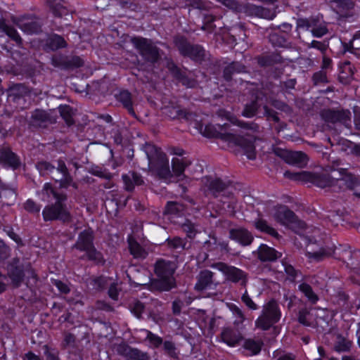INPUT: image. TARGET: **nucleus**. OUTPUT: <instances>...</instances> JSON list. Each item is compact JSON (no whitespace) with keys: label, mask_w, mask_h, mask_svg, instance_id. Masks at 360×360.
Instances as JSON below:
<instances>
[{"label":"nucleus","mask_w":360,"mask_h":360,"mask_svg":"<svg viewBox=\"0 0 360 360\" xmlns=\"http://www.w3.org/2000/svg\"><path fill=\"white\" fill-rule=\"evenodd\" d=\"M43 201L49 202L42 210L44 221L61 220L69 221L70 213L67 207V195L56 191L50 183H46L40 192Z\"/></svg>","instance_id":"1"},{"label":"nucleus","mask_w":360,"mask_h":360,"mask_svg":"<svg viewBox=\"0 0 360 360\" xmlns=\"http://www.w3.org/2000/svg\"><path fill=\"white\" fill-rule=\"evenodd\" d=\"M142 150L148 159L147 167L160 179L170 182L173 175L169 169V160L165 153L155 145L146 143Z\"/></svg>","instance_id":"2"},{"label":"nucleus","mask_w":360,"mask_h":360,"mask_svg":"<svg viewBox=\"0 0 360 360\" xmlns=\"http://www.w3.org/2000/svg\"><path fill=\"white\" fill-rule=\"evenodd\" d=\"M200 131L204 136L219 138L229 144L240 146L244 150L248 158L250 160H254L256 158L255 148L252 141L247 140L239 135L231 132L219 131L216 127L210 124H201L200 126Z\"/></svg>","instance_id":"3"},{"label":"nucleus","mask_w":360,"mask_h":360,"mask_svg":"<svg viewBox=\"0 0 360 360\" xmlns=\"http://www.w3.org/2000/svg\"><path fill=\"white\" fill-rule=\"evenodd\" d=\"M328 171L331 174H316L308 172H292L286 171L284 176L292 180H300L305 182H311L318 187L324 188L334 186L336 184L335 179L333 178L337 174V164L328 167Z\"/></svg>","instance_id":"4"},{"label":"nucleus","mask_w":360,"mask_h":360,"mask_svg":"<svg viewBox=\"0 0 360 360\" xmlns=\"http://www.w3.org/2000/svg\"><path fill=\"white\" fill-rule=\"evenodd\" d=\"M176 266V264L165 259H159L155 266V272L159 279L155 285L160 290L168 291L174 287V278L173 274Z\"/></svg>","instance_id":"5"},{"label":"nucleus","mask_w":360,"mask_h":360,"mask_svg":"<svg viewBox=\"0 0 360 360\" xmlns=\"http://www.w3.org/2000/svg\"><path fill=\"white\" fill-rule=\"evenodd\" d=\"M281 318L278 305L275 300H271L264 306L262 314L255 321V326L263 330H266Z\"/></svg>","instance_id":"6"},{"label":"nucleus","mask_w":360,"mask_h":360,"mask_svg":"<svg viewBox=\"0 0 360 360\" xmlns=\"http://www.w3.org/2000/svg\"><path fill=\"white\" fill-rule=\"evenodd\" d=\"M275 219L283 225L292 229L295 233L302 234L306 229V224L297 219L295 213L287 207H279L275 214Z\"/></svg>","instance_id":"7"},{"label":"nucleus","mask_w":360,"mask_h":360,"mask_svg":"<svg viewBox=\"0 0 360 360\" xmlns=\"http://www.w3.org/2000/svg\"><path fill=\"white\" fill-rule=\"evenodd\" d=\"M131 42L146 61L154 63L160 58L159 49L151 40L138 37L131 38Z\"/></svg>","instance_id":"8"},{"label":"nucleus","mask_w":360,"mask_h":360,"mask_svg":"<svg viewBox=\"0 0 360 360\" xmlns=\"http://www.w3.org/2000/svg\"><path fill=\"white\" fill-rule=\"evenodd\" d=\"M174 43L180 53L196 61H201L205 57V50L199 45H193L182 37H176Z\"/></svg>","instance_id":"9"},{"label":"nucleus","mask_w":360,"mask_h":360,"mask_svg":"<svg viewBox=\"0 0 360 360\" xmlns=\"http://www.w3.org/2000/svg\"><path fill=\"white\" fill-rule=\"evenodd\" d=\"M214 266L224 274L226 280L233 283H240L243 286L246 285L248 275L243 270L222 262L215 264Z\"/></svg>","instance_id":"10"},{"label":"nucleus","mask_w":360,"mask_h":360,"mask_svg":"<svg viewBox=\"0 0 360 360\" xmlns=\"http://www.w3.org/2000/svg\"><path fill=\"white\" fill-rule=\"evenodd\" d=\"M321 117L326 122L331 123L339 122L345 125L347 128L351 127V112L348 110H323L321 112Z\"/></svg>","instance_id":"11"},{"label":"nucleus","mask_w":360,"mask_h":360,"mask_svg":"<svg viewBox=\"0 0 360 360\" xmlns=\"http://www.w3.org/2000/svg\"><path fill=\"white\" fill-rule=\"evenodd\" d=\"M52 179L60 182V188H67L70 186L75 188H77V184L73 182L72 177L70 174L65 162L62 160L57 161L56 173L52 174Z\"/></svg>","instance_id":"12"},{"label":"nucleus","mask_w":360,"mask_h":360,"mask_svg":"<svg viewBox=\"0 0 360 360\" xmlns=\"http://www.w3.org/2000/svg\"><path fill=\"white\" fill-rule=\"evenodd\" d=\"M202 181L204 186L207 188L205 191L209 192L214 197H218L221 193L227 190L231 184L229 181H223L221 179H213L209 176L202 178Z\"/></svg>","instance_id":"13"},{"label":"nucleus","mask_w":360,"mask_h":360,"mask_svg":"<svg viewBox=\"0 0 360 360\" xmlns=\"http://www.w3.org/2000/svg\"><path fill=\"white\" fill-rule=\"evenodd\" d=\"M117 351L119 354L127 360H148L149 355L137 348L131 347L126 344H120L117 346Z\"/></svg>","instance_id":"14"},{"label":"nucleus","mask_w":360,"mask_h":360,"mask_svg":"<svg viewBox=\"0 0 360 360\" xmlns=\"http://www.w3.org/2000/svg\"><path fill=\"white\" fill-rule=\"evenodd\" d=\"M167 68L172 75L183 85L188 87L193 88L197 86V81L191 78L185 72L181 70L172 60H168L167 63Z\"/></svg>","instance_id":"15"},{"label":"nucleus","mask_w":360,"mask_h":360,"mask_svg":"<svg viewBox=\"0 0 360 360\" xmlns=\"http://www.w3.org/2000/svg\"><path fill=\"white\" fill-rule=\"evenodd\" d=\"M55 122L56 120L49 112L39 109L33 111L30 119V124L34 127H46Z\"/></svg>","instance_id":"16"},{"label":"nucleus","mask_w":360,"mask_h":360,"mask_svg":"<svg viewBox=\"0 0 360 360\" xmlns=\"http://www.w3.org/2000/svg\"><path fill=\"white\" fill-rule=\"evenodd\" d=\"M337 166H338V164ZM333 178L335 179L336 184L339 186H345L349 189H353L355 184L359 182L356 181L355 176L348 173L347 169L338 167H337V174H335Z\"/></svg>","instance_id":"17"},{"label":"nucleus","mask_w":360,"mask_h":360,"mask_svg":"<svg viewBox=\"0 0 360 360\" xmlns=\"http://www.w3.org/2000/svg\"><path fill=\"white\" fill-rule=\"evenodd\" d=\"M93 241V231L89 229L84 230L79 234L78 238L72 246V248L85 252L94 246Z\"/></svg>","instance_id":"18"},{"label":"nucleus","mask_w":360,"mask_h":360,"mask_svg":"<svg viewBox=\"0 0 360 360\" xmlns=\"http://www.w3.org/2000/svg\"><path fill=\"white\" fill-rule=\"evenodd\" d=\"M331 6L342 18H350L354 15L351 11L354 7L352 0H332Z\"/></svg>","instance_id":"19"},{"label":"nucleus","mask_w":360,"mask_h":360,"mask_svg":"<svg viewBox=\"0 0 360 360\" xmlns=\"http://www.w3.org/2000/svg\"><path fill=\"white\" fill-rule=\"evenodd\" d=\"M14 22L22 32L27 34L37 33L41 30L40 23L35 19L25 18L14 20Z\"/></svg>","instance_id":"20"},{"label":"nucleus","mask_w":360,"mask_h":360,"mask_svg":"<svg viewBox=\"0 0 360 360\" xmlns=\"http://www.w3.org/2000/svg\"><path fill=\"white\" fill-rule=\"evenodd\" d=\"M0 163L15 169L20 166V161L19 158L10 148H4L0 150Z\"/></svg>","instance_id":"21"},{"label":"nucleus","mask_w":360,"mask_h":360,"mask_svg":"<svg viewBox=\"0 0 360 360\" xmlns=\"http://www.w3.org/2000/svg\"><path fill=\"white\" fill-rule=\"evenodd\" d=\"M8 274L15 286H18L21 283L23 280L24 273L19 259H14L8 265Z\"/></svg>","instance_id":"22"},{"label":"nucleus","mask_w":360,"mask_h":360,"mask_svg":"<svg viewBox=\"0 0 360 360\" xmlns=\"http://www.w3.org/2000/svg\"><path fill=\"white\" fill-rule=\"evenodd\" d=\"M281 256V252L264 244L261 245L257 250V257L262 262H274Z\"/></svg>","instance_id":"23"},{"label":"nucleus","mask_w":360,"mask_h":360,"mask_svg":"<svg viewBox=\"0 0 360 360\" xmlns=\"http://www.w3.org/2000/svg\"><path fill=\"white\" fill-rule=\"evenodd\" d=\"M285 161L289 165L303 167L307 164L308 158L301 151H288L285 155Z\"/></svg>","instance_id":"24"},{"label":"nucleus","mask_w":360,"mask_h":360,"mask_svg":"<svg viewBox=\"0 0 360 360\" xmlns=\"http://www.w3.org/2000/svg\"><path fill=\"white\" fill-rule=\"evenodd\" d=\"M229 234L232 240L238 242L243 245H250L253 240L252 234L247 229L243 228L231 229Z\"/></svg>","instance_id":"25"},{"label":"nucleus","mask_w":360,"mask_h":360,"mask_svg":"<svg viewBox=\"0 0 360 360\" xmlns=\"http://www.w3.org/2000/svg\"><path fill=\"white\" fill-rule=\"evenodd\" d=\"M213 273L209 270L202 271L198 278V282L195 284V289L198 290H202L208 288H212L215 285L213 281Z\"/></svg>","instance_id":"26"},{"label":"nucleus","mask_w":360,"mask_h":360,"mask_svg":"<svg viewBox=\"0 0 360 360\" xmlns=\"http://www.w3.org/2000/svg\"><path fill=\"white\" fill-rule=\"evenodd\" d=\"M122 179L124 184L125 189L131 191L135 186H140L143 184L142 176L134 172H129L122 175Z\"/></svg>","instance_id":"27"},{"label":"nucleus","mask_w":360,"mask_h":360,"mask_svg":"<svg viewBox=\"0 0 360 360\" xmlns=\"http://www.w3.org/2000/svg\"><path fill=\"white\" fill-rule=\"evenodd\" d=\"M221 339L223 342L229 346L234 347L239 344L243 337L238 332H236L231 328H226L221 332Z\"/></svg>","instance_id":"28"},{"label":"nucleus","mask_w":360,"mask_h":360,"mask_svg":"<svg viewBox=\"0 0 360 360\" xmlns=\"http://www.w3.org/2000/svg\"><path fill=\"white\" fill-rule=\"evenodd\" d=\"M164 113L171 119L184 118L188 120L193 117L192 113L176 106L165 107L164 108Z\"/></svg>","instance_id":"29"},{"label":"nucleus","mask_w":360,"mask_h":360,"mask_svg":"<svg viewBox=\"0 0 360 360\" xmlns=\"http://www.w3.org/2000/svg\"><path fill=\"white\" fill-rule=\"evenodd\" d=\"M191 160L187 158H174L172 160V171L176 176H185L184 172L185 169L191 165Z\"/></svg>","instance_id":"30"},{"label":"nucleus","mask_w":360,"mask_h":360,"mask_svg":"<svg viewBox=\"0 0 360 360\" xmlns=\"http://www.w3.org/2000/svg\"><path fill=\"white\" fill-rule=\"evenodd\" d=\"M66 45V41L62 37L58 34H51L46 39L44 49L46 51H56L65 47Z\"/></svg>","instance_id":"31"},{"label":"nucleus","mask_w":360,"mask_h":360,"mask_svg":"<svg viewBox=\"0 0 360 360\" xmlns=\"http://www.w3.org/2000/svg\"><path fill=\"white\" fill-rule=\"evenodd\" d=\"M250 10L252 14L259 18L272 20L276 17L275 11L262 6L252 5L250 6Z\"/></svg>","instance_id":"32"},{"label":"nucleus","mask_w":360,"mask_h":360,"mask_svg":"<svg viewBox=\"0 0 360 360\" xmlns=\"http://www.w3.org/2000/svg\"><path fill=\"white\" fill-rule=\"evenodd\" d=\"M226 117L228 120H229L233 124L238 126L243 129L252 131L253 132L258 131L259 126L256 123L254 122H245L241 120H239L238 118L231 115L230 113L226 114Z\"/></svg>","instance_id":"33"},{"label":"nucleus","mask_w":360,"mask_h":360,"mask_svg":"<svg viewBox=\"0 0 360 360\" xmlns=\"http://www.w3.org/2000/svg\"><path fill=\"white\" fill-rule=\"evenodd\" d=\"M245 66L238 63L233 62L228 65L224 70V77L226 81L231 79L232 75L245 71Z\"/></svg>","instance_id":"34"},{"label":"nucleus","mask_w":360,"mask_h":360,"mask_svg":"<svg viewBox=\"0 0 360 360\" xmlns=\"http://www.w3.org/2000/svg\"><path fill=\"white\" fill-rule=\"evenodd\" d=\"M129 249L130 253L134 258H145L147 255V252L133 238H129Z\"/></svg>","instance_id":"35"},{"label":"nucleus","mask_w":360,"mask_h":360,"mask_svg":"<svg viewBox=\"0 0 360 360\" xmlns=\"http://www.w3.org/2000/svg\"><path fill=\"white\" fill-rule=\"evenodd\" d=\"M117 100L122 103L123 106L128 110L132 116H135V112L133 108L131 95L127 91H123L120 93Z\"/></svg>","instance_id":"36"},{"label":"nucleus","mask_w":360,"mask_h":360,"mask_svg":"<svg viewBox=\"0 0 360 360\" xmlns=\"http://www.w3.org/2000/svg\"><path fill=\"white\" fill-rule=\"evenodd\" d=\"M85 256L89 260L96 264L103 265L105 263L103 254L98 251L94 246L85 252Z\"/></svg>","instance_id":"37"},{"label":"nucleus","mask_w":360,"mask_h":360,"mask_svg":"<svg viewBox=\"0 0 360 360\" xmlns=\"http://www.w3.org/2000/svg\"><path fill=\"white\" fill-rule=\"evenodd\" d=\"M229 309L234 318L233 324L238 328H241L243 323L245 320L243 312L238 306L233 304L229 305Z\"/></svg>","instance_id":"38"},{"label":"nucleus","mask_w":360,"mask_h":360,"mask_svg":"<svg viewBox=\"0 0 360 360\" xmlns=\"http://www.w3.org/2000/svg\"><path fill=\"white\" fill-rule=\"evenodd\" d=\"M263 345L262 340H255L254 339H247L245 340L243 347L251 352L252 355L258 354Z\"/></svg>","instance_id":"39"},{"label":"nucleus","mask_w":360,"mask_h":360,"mask_svg":"<svg viewBox=\"0 0 360 360\" xmlns=\"http://www.w3.org/2000/svg\"><path fill=\"white\" fill-rule=\"evenodd\" d=\"M298 289L304 295L311 304H316L319 300L318 295L314 292L312 288L306 283L299 285Z\"/></svg>","instance_id":"40"},{"label":"nucleus","mask_w":360,"mask_h":360,"mask_svg":"<svg viewBox=\"0 0 360 360\" xmlns=\"http://www.w3.org/2000/svg\"><path fill=\"white\" fill-rule=\"evenodd\" d=\"M255 228L262 232L266 233L276 238H278L279 235L278 232L264 219H258L255 222Z\"/></svg>","instance_id":"41"},{"label":"nucleus","mask_w":360,"mask_h":360,"mask_svg":"<svg viewBox=\"0 0 360 360\" xmlns=\"http://www.w3.org/2000/svg\"><path fill=\"white\" fill-rule=\"evenodd\" d=\"M298 321L306 326H311L315 322V318L310 311L306 308L299 311Z\"/></svg>","instance_id":"42"},{"label":"nucleus","mask_w":360,"mask_h":360,"mask_svg":"<svg viewBox=\"0 0 360 360\" xmlns=\"http://www.w3.org/2000/svg\"><path fill=\"white\" fill-rule=\"evenodd\" d=\"M329 254L323 249L319 248V250H314L311 245H309L307 248V255L308 258L314 261H320L324 257L328 256Z\"/></svg>","instance_id":"43"},{"label":"nucleus","mask_w":360,"mask_h":360,"mask_svg":"<svg viewBox=\"0 0 360 360\" xmlns=\"http://www.w3.org/2000/svg\"><path fill=\"white\" fill-rule=\"evenodd\" d=\"M0 30L5 32L9 37L18 44H21L22 39L18 32L13 27L8 25L4 21L0 20Z\"/></svg>","instance_id":"44"},{"label":"nucleus","mask_w":360,"mask_h":360,"mask_svg":"<svg viewBox=\"0 0 360 360\" xmlns=\"http://www.w3.org/2000/svg\"><path fill=\"white\" fill-rule=\"evenodd\" d=\"M27 94V88L22 84H17L10 89L9 97L14 101L20 99Z\"/></svg>","instance_id":"45"},{"label":"nucleus","mask_w":360,"mask_h":360,"mask_svg":"<svg viewBox=\"0 0 360 360\" xmlns=\"http://www.w3.org/2000/svg\"><path fill=\"white\" fill-rule=\"evenodd\" d=\"M51 64L60 68H68L70 67V60L66 56L56 54L51 58Z\"/></svg>","instance_id":"46"},{"label":"nucleus","mask_w":360,"mask_h":360,"mask_svg":"<svg viewBox=\"0 0 360 360\" xmlns=\"http://www.w3.org/2000/svg\"><path fill=\"white\" fill-rule=\"evenodd\" d=\"M352 342L341 336L338 337L335 345V349L339 352H345L350 350Z\"/></svg>","instance_id":"47"},{"label":"nucleus","mask_w":360,"mask_h":360,"mask_svg":"<svg viewBox=\"0 0 360 360\" xmlns=\"http://www.w3.org/2000/svg\"><path fill=\"white\" fill-rule=\"evenodd\" d=\"M183 210V205L176 202H168L165 207L164 213L171 215H179L182 212Z\"/></svg>","instance_id":"48"},{"label":"nucleus","mask_w":360,"mask_h":360,"mask_svg":"<svg viewBox=\"0 0 360 360\" xmlns=\"http://www.w3.org/2000/svg\"><path fill=\"white\" fill-rule=\"evenodd\" d=\"M315 26L312 27L311 33L315 37H321L328 32V29L324 22L320 21L318 18H316Z\"/></svg>","instance_id":"49"},{"label":"nucleus","mask_w":360,"mask_h":360,"mask_svg":"<svg viewBox=\"0 0 360 360\" xmlns=\"http://www.w3.org/2000/svg\"><path fill=\"white\" fill-rule=\"evenodd\" d=\"M269 40L271 44L275 47H286L288 42L284 37L280 35L278 33H271L269 36Z\"/></svg>","instance_id":"50"},{"label":"nucleus","mask_w":360,"mask_h":360,"mask_svg":"<svg viewBox=\"0 0 360 360\" xmlns=\"http://www.w3.org/2000/svg\"><path fill=\"white\" fill-rule=\"evenodd\" d=\"M58 110H59L60 115L63 117V118L65 120V122L68 125H71L73 124V120H72L73 111L70 106L67 105H60L58 107Z\"/></svg>","instance_id":"51"},{"label":"nucleus","mask_w":360,"mask_h":360,"mask_svg":"<svg viewBox=\"0 0 360 360\" xmlns=\"http://www.w3.org/2000/svg\"><path fill=\"white\" fill-rule=\"evenodd\" d=\"M167 241L169 248L179 252L184 250L186 244V241L179 237L169 238Z\"/></svg>","instance_id":"52"},{"label":"nucleus","mask_w":360,"mask_h":360,"mask_svg":"<svg viewBox=\"0 0 360 360\" xmlns=\"http://www.w3.org/2000/svg\"><path fill=\"white\" fill-rule=\"evenodd\" d=\"M36 166L42 175L49 174L52 178V174L56 173V167L48 162H39Z\"/></svg>","instance_id":"53"},{"label":"nucleus","mask_w":360,"mask_h":360,"mask_svg":"<svg viewBox=\"0 0 360 360\" xmlns=\"http://www.w3.org/2000/svg\"><path fill=\"white\" fill-rule=\"evenodd\" d=\"M89 284L96 290H101L108 285V280L105 277H94L89 280Z\"/></svg>","instance_id":"54"},{"label":"nucleus","mask_w":360,"mask_h":360,"mask_svg":"<svg viewBox=\"0 0 360 360\" xmlns=\"http://www.w3.org/2000/svg\"><path fill=\"white\" fill-rule=\"evenodd\" d=\"M259 105L256 101H252L250 103L246 104L242 112V115L245 117H252L256 115Z\"/></svg>","instance_id":"55"},{"label":"nucleus","mask_w":360,"mask_h":360,"mask_svg":"<svg viewBox=\"0 0 360 360\" xmlns=\"http://www.w3.org/2000/svg\"><path fill=\"white\" fill-rule=\"evenodd\" d=\"M316 22V18H300L297 20V27L303 30H310L311 31L312 27H314Z\"/></svg>","instance_id":"56"},{"label":"nucleus","mask_w":360,"mask_h":360,"mask_svg":"<svg viewBox=\"0 0 360 360\" xmlns=\"http://www.w3.org/2000/svg\"><path fill=\"white\" fill-rule=\"evenodd\" d=\"M282 264L287 275V278L290 281L294 282L300 274L299 271L296 270L291 264L287 263L285 261H282Z\"/></svg>","instance_id":"57"},{"label":"nucleus","mask_w":360,"mask_h":360,"mask_svg":"<svg viewBox=\"0 0 360 360\" xmlns=\"http://www.w3.org/2000/svg\"><path fill=\"white\" fill-rule=\"evenodd\" d=\"M181 228L183 231L187 234V236L190 238H194L198 232L196 226L188 220H186L181 225Z\"/></svg>","instance_id":"58"},{"label":"nucleus","mask_w":360,"mask_h":360,"mask_svg":"<svg viewBox=\"0 0 360 360\" xmlns=\"http://www.w3.org/2000/svg\"><path fill=\"white\" fill-rule=\"evenodd\" d=\"M0 198L1 199H5L4 203L7 205H11L15 201L16 194L13 190L3 189L0 191Z\"/></svg>","instance_id":"59"},{"label":"nucleus","mask_w":360,"mask_h":360,"mask_svg":"<svg viewBox=\"0 0 360 360\" xmlns=\"http://www.w3.org/2000/svg\"><path fill=\"white\" fill-rule=\"evenodd\" d=\"M44 353L46 356V360H59L58 352L53 348H50L47 345L43 347Z\"/></svg>","instance_id":"60"},{"label":"nucleus","mask_w":360,"mask_h":360,"mask_svg":"<svg viewBox=\"0 0 360 360\" xmlns=\"http://www.w3.org/2000/svg\"><path fill=\"white\" fill-rule=\"evenodd\" d=\"M241 300L250 309L257 310L258 309L257 305L253 302L252 298L248 295L247 290H245L243 294Z\"/></svg>","instance_id":"61"},{"label":"nucleus","mask_w":360,"mask_h":360,"mask_svg":"<svg viewBox=\"0 0 360 360\" xmlns=\"http://www.w3.org/2000/svg\"><path fill=\"white\" fill-rule=\"evenodd\" d=\"M24 207L27 211L36 214H39L41 210V206L30 199L25 202Z\"/></svg>","instance_id":"62"},{"label":"nucleus","mask_w":360,"mask_h":360,"mask_svg":"<svg viewBox=\"0 0 360 360\" xmlns=\"http://www.w3.org/2000/svg\"><path fill=\"white\" fill-rule=\"evenodd\" d=\"M146 339L153 345V347H158L162 343V339L160 337L153 334L149 330H146Z\"/></svg>","instance_id":"63"},{"label":"nucleus","mask_w":360,"mask_h":360,"mask_svg":"<svg viewBox=\"0 0 360 360\" xmlns=\"http://www.w3.org/2000/svg\"><path fill=\"white\" fill-rule=\"evenodd\" d=\"M184 6L192 7L198 9H205L206 7L201 0H182Z\"/></svg>","instance_id":"64"}]
</instances>
